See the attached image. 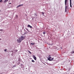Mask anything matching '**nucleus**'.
<instances>
[{"instance_id":"nucleus-1","label":"nucleus","mask_w":74,"mask_h":74,"mask_svg":"<svg viewBox=\"0 0 74 74\" xmlns=\"http://www.w3.org/2000/svg\"><path fill=\"white\" fill-rule=\"evenodd\" d=\"M19 38L21 40V41H22L23 40H25V36H21Z\"/></svg>"},{"instance_id":"nucleus-2","label":"nucleus","mask_w":74,"mask_h":74,"mask_svg":"<svg viewBox=\"0 0 74 74\" xmlns=\"http://www.w3.org/2000/svg\"><path fill=\"white\" fill-rule=\"evenodd\" d=\"M17 42L18 43H21V42L22 41V40L20 39L19 38V37L18 38V39L17 40Z\"/></svg>"},{"instance_id":"nucleus-3","label":"nucleus","mask_w":74,"mask_h":74,"mask_svg":"<svg viewBox=\"0 0 74 74\" xmlns=\"http://www.w3.org/2000/svg\"><path fill=\"white\" fill-rule=\"evenodd\" d=\"M51 55H49L48 56V58L47 59L48 60H49V61H52V60H51Z\"/></svg>"},{"instance_id":"nucleus-4","label":"nucleus","mask_w":74,"mask_h":74,"mask_svg":"<svg viewBox=\"0 0 74 74\" xmlns=\"http://www.w3.org/2000/svg\"><path fill=\"white\" fill-rule=\"evenodd\" d=\"M69 4V3L67 2V0H65V5H68Z\"/></svg>"},{"instance_id":"nucleus-5","label":"nucleus","mask_w":74,"mask_h":74,"mask_svg":"<svg viewBox=\"0 0 74 74\" xmlns=\"http://www.w3.org/2000/svg\"><path fill=\"white\" fill-rule=\"evenodd\" d=\"M69 9V8L68 7V6H66V5H65V12H66L67 11V9Z\"/></svg>"},{"instance_id":"nucleus-6","label":"nucleus","mask_w":74,"mask_h":74,"mask_svg":"<svg viewBox=\"0 0 74 74\" xmlns=\"http://www.w3.org/2000/svg\"><path fill=\"white\" fill-rule=\"evenodd\" d=\"M33 57L34 58V59L35 60H36L37 58H36V56L34 55L33 56Z\"/></svg>"},{"instance_id":"nucleus-7","label":"nucleus","mask_w":74,"mask_h":74,"mask_svg":"<svg viewBox=\"0 0 74 74\" xmlns=\"http://www.w3.org/2000/svg\"><path fill=\"white\" fill-rule=\"evenodd\" d=\"M23 4H21V5H18L17 7V8H18V7H21V6H23Z\"/></svg>"},{"instance_id":"nucleus-8","label":"nucleus","mask_w":74,"mask_h":74,"mask_svg":"<svg viewBox=\"0 0 74 74\" xmlns=\"http://www.w3.org/2000/svg\"><path fill=\"white\" fill-rule=\"evenodd\" d=\"M28 27H30V28H32V26H30V25H27Z\"/></svg>"},{"instance_id":"nucleus-9","label":"nucleus","mask_w":74,"mask_h":74,"mask_svg":"<svg viewBox=\"0 0 74 74\" xmlns=\"http://www.w3.org/2000/svg\"><path fill=\"white\" fill-rule=\"evenodd\" d=\"M70 7H72V6L71 5V2H70Z\"/></svg>"},{"instance_id":"nucleus-10","label":"nucleus","mask_w":74,"mask_h":74,"mask_svg":"<svg viewBox=\"0 0 74 74\" xmlns=\"http://www.w3.org/2000/svg\"><path fill=\"white\" fill-rule=\"evenodd\" d=\"M28 52H29V53H30V54H32V52H31L30 51H29V50L28 51Z\"/></svg>"},{"instance_id":"nucleus-11","label":"nucleus","mask_w":74,"mask_h":74,"mask_svg":"<svg viewBox=\"0 0 74 74\" xmlns=\"http://www.w3.org/2000/svg\"><path fill=\"white\" fill-rule=\"evenodd\" d=\"M46 33V32H43V34H45Z\"/></svg>"},{"instance_id":"nucleus-12","label":"nucleus","mask_w":74,"mask_h":74,"mask_svg":"<svg viewBox=\"0 0 74 74\" xmlns=\"http://www.w3.org/2000/svg\"><path fill=\"white\" fill-rule=\"evenodd\" d=\"M31 44H32V45H34V43H31Z\"/></svg>"},{"instance_id":"nucleus-13","label":"nucleus","mask_w":74,"mask_h":74,"mask_svg":"<svg viewBox=\"0 0 74 74\" xmlns=\"http://www.w3.org/2000/svg\"><path fill=\"white\" fill-rule=\"evenodd\" d=\"M8 0H5L4 1V2H7V1H8Z\"/></svg>"},{"instance_id":"nucleus-14","label":"nucleus","mask_w":74,"mask_h":74,"mask_svg":"<svg viewBox=\"0 0 74 74\" xmlns=\"http://www.w3.org/2000/svg\"><path fill=\"white\" fill-rule=\"evenodd\" d=\"M42 14L43 15V16H44V12H42Z\"/></svg>"},{"instance_id":"nucleus-15","label":"nucleus","mask_w":74,"mask_h":74,"mask_svg":"<svg viewBox=\"0 0 74 74\" xmlns=\"http://www.w3.org/2000/svg\"><path fill=\"white\" fill-rule=\"evenodd\" d=\"M71 53H74V51L71 52Z\"/></svg>"},{"instance_id":"nucleus-16","label":"nucleus","mask_w":74,"mask_h":74,"mask_svg":"<svg viewBox=\"0 0 74 74\" xmlns=\"http://www.w3.org/2000/svg\"><path fill=\"white\" fill-rule=\"evenodd\" d=\"M2 1H3V0H0V3H1V2H2Z\"/></svg>"},{"instance_id":"nucleus-17","label":"nucleus","mask_w":74,"mask_h":74,"mask_svg":"<svg viewBox=\"0 0 74 74\" xmlns=\"http://www.w3.org/2000/svg\"><path fill=\"white\" fill-rule=\"evenodd\" d=\"M4 51H5V52H6L7 51V50L6 49H5L4 50Z\"/></svg>"},{"instance_id":"nucleus-18","label":"nucleus","mask_w":74,"mask_h":74,"mask_svg":"<svg viewBox=\"0 0 74 74\" xmlns=\"http://www.w3.org/2000/svg\"><path fill=\"white\" fill-rule=\"evenodd\" d=\"M32 62H34V60H32Z\"/></svg>"},{"instance_id":"nucleus-19","label":"nucleus","mask_w":74,"mask_h":74,"mask_svg":"<svg viewBox=\"0 0 74 74\" xmlns=\"http://www.w3.org/2000/svg\"><path fill=\"white\" fill-rule=\"evenodd\" d=\"M54 59V58H53L51 59V60H53V59Z\"/></svg>"},{"instance_id":"nucleus-20","label":"nucleus","mask_w":74,"mask_h":74,"mask_svg":"<svg viewBox=\"0 0 74 74\" xmlns=\"http://www.w3.org/2000/svg\"><path fill=\"white\" fill-rule=\"evenodd\" d=\"M0 31H3V30L2 29H1L0 30Z\"/></svg>"},{"instance_id":"nucleus-21","label":"nucleus","mask_w":74,"mask_h":74,"mask_svg":"<svg viewBox=\"0 0 74 74\" xmlns=\"http://www.w3.org/2000/svg\"><path fill=\"white\" fill-rule=\"evenodd\" d=\"M70 2H71V0H70Z\"/></svg>"},{"instance_id":"nucleus-22","label":"nucleus","mask_w":74,"mask_h":74,"mask_svg":"<svg viewBox=\"0 0 74 74\" xmlns=\"http://www.w3.org/2000/svg\"><path fill=\"white\" fill-rule=\"evenodd\" d=\"M11 4V3H9V4Z\"/></svg>"},{"instance_id":"nucleus-23","label":"nucleus","mask_w":74,"mask_h":74,"mask_svg":"<svg viewBox=\"0 0 74 74\" xmlns=\"http://www.w3.org/2000/svg\"><path fill=\"white\" fill-rule=\"evenodd\" d=\"M0 40H1V38H0Z\"/></svg>"},{"instance_id":"nucleus-24","label":"nucleus","mask_w":74,"mask_h":74,"mask_svg":"<svg viewBox=\"0 0 74 74\" xmlns=\"http://www.w3.org/2000/svg\"><path fill=\"white\" fill-rule=\"evenodd\" d=\"M0 11H1V10H0Z\"/></svg>"},{"instance_id":"nucleus-25","label":"nucleus","mask_w":74,"mask_h":74,"mask_svg":"<svg viewBox=\"0 0 74 74\" xmlns=\"http://www.w3.org/2000/svg\"><path fill=\"white\" fill-rule=\"evenodd\" d=\"M36 16H37V15H36Z\"/></svg>"}]
</instances>
